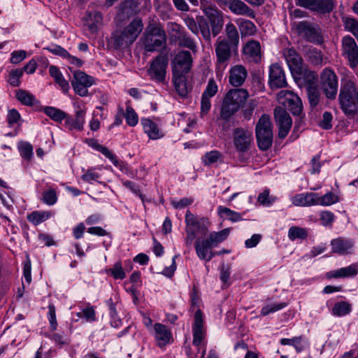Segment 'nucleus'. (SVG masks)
I'll return each mask as SVG.
<instances>
[{
	"mask_svg": "<svg viewBox=\"0 0 358 358\" xmlns=\"http://www.w3.org/2000/svg\"><path fill=\"white\" fill-rule=\"evenodd\" d=\"M108 273H110L115 279H124L126 277L120 262H116L113 267L108 270Z\"/></svg>",
	"mask_w": 358,
	"mask_h": 358,
	"instance_id": "nucleus-56",
	"label": "nucleus"
},
{
	"mask_svg": "<svg viewBox=\"0 0 358 358\" xmlns=\"http://www.w3.org/2000/svg\"><path fill=\"white\" fill-rule=\"evenodd\" d=\"M138 10V3L136 0H124L118 6L117 16L124 20L135 15Z\"/></svg>",
	"mask_w": 358,
	"mask_h": 358,
	"instance_id": "nucleus-24",
	"label": "nucleus"
},
{
	"mask_svg": "<svg viewBox=\"0 0 358 358\" xmlns=\"http://www.w3.org/2000/svg\"><path fill=\"white\" fill-rule=\"evenodd\" d=\"M201 9L210 23L223 20L222 13L214 5L202 3Z\"/></svg>",
	"mask_w": 358,
	"mask_h": 358,
	"instance_id": "nucleus-34",
	"label": "nucleus"
},
{
	"mask_svg": "<svg viewBox=\"0 0 358 358\" xmlns=\"http://www.w3.org/2000/svg\"><path fill=\"white\" fill-rule=\"evenodd\" d=\"M283 56L294 76H301L303 74V60L294 48L284 49Z\"/></svg>",
	"mask_w": 358,
	"mask_h": 358,
	"instance_id": "nucleus-13",
	"label": "nucleus"
},
{
	"mask_svg": "<svg viewBox=\"0 0 358 358\" xmlns=\"http://www.w3.org/2000/svg\"><path fill=\"white\" fill-rule=\"evenodd\" d=\"M249 96L248 92L243 88L232 89L227 92L222 103L220 116L229 119L245 104Z\"/></svg>",
	"mask_w": 358,
	"mask_h": 358,
	"instance_id": "nucleus-2",
	"label": "nucleus"
},
{
	"mask_svg": "<svg viewBox=\"0 0 358 358\" xmlns=\"http://www.w3.org/2000/svg\"><path fill=\"white\" fill-rule=\"evenodd\" d=\"M102 20V15L100 12L88 13L87 18V25L92 33H94L98 29L99 24Z\"/></svg>",
	"mask_w": 358,
	"mask_h": 358,
	"instance_id": "nucleus-38",
	"label": "nucleus"
},
{
	"mask_svg": "<svg viewBox=\"0 0 358 358\" xmlns=\"http://www.w3.org/2000/svg\"><path fill=\"white\" fill-rule=\"evenodd\" d=\"M57 194L53 189L45 192L43 194V201L48 205H53L57 201Z\"/></svg>",
	"mask_w": 358,
	"mask_h": 358,
	"instance_id": "nucleus-58",
	"label": "nucleus"
},
{
	"mask_svg": "<svg viewBox=\"0 0 358 358\" xmlns=\"http://www.w3.org/2000/svg\"><path fill=\"white\" fill-rule=\"evenodd\" d=\"M296 94L292 91L281 90L277 95V99L279 103L283 105L285 107L287 106L289 100L292 99Z\"/></svg>",
	"mask_w": 358,
	"mask_h": 358,
	"instance_id": "nucleus-53",
	"label": "nucleus"
},
{
	"mask_svg": "<svg viewBox=\"0 0 358 358\" xmlns=\"http://www.w3.org/2000/svg\"><path fill=\"white\" fill-rule=\"evenodd\" d=\"M141 123L145 133L148 134L150 138L156 140L164 136L157 124L150 119L143 118L141 120Z\"/></svg>",
	"mask_w": 358,
	"mask_h": 358,
	"instance_id": "nucleus-31",
	"label": "nucleus"
},
{
	"mask_svg": "<svg viewBox=\"0 0 358 358\" xmlns=\"http://www.w3.org/2000/svg\"><path fill=\"white\" fill-rule=\"evenodd\" d=\"M293 26L297 35L305 41L317 45L324 43L322 29L318 24L303 20L294 23Z\"/></svg>",
	"mask_w": 358,
	"mask_h": 358,
	"instance_id": "nucleus-4",
	"label": "nucleus"
},
{
	"mask_svg": "<svg viewBox=\"0 0 358 358\" xmlns=\"http://www.w3.org/2000/svg\"><path fill=\"white\" fill-rule=\"evenodd\" d=\"M287 108L293 115L301 117L303 110V105L301 99L296 94L292 99L289 100Z\"/></svg>",
	"mask_w": 358,
	"mask_h": 358,
	"instance_id": "nucleus-41",
	"label": "nucleus"
},
{
	"mask_svg": "<svg viewBox=\"0 0 358 358\" xmlns=\"http://www.w3.org/2000/svg\"><path fill=\"white\" fill-rule=\"evenodd\" d=\"M44 111L48 117L56 122H60L66 117V113L65 112L54 107H45Z\"/></svg>",
	"mask_w": 358,
	"mask_h": 358,
	"instance_id": "nucleus-44",
	"label": "nucleus"
},
{
	"mask_svg": "<svg viewBox=\"0 0 358 358\" xmlns=\"http://www.w3.org/2000/svg\"><path fill=\"white\" fill-rule=\"evenodd\" d=\"M225 32L227 37V41L232 48L236 49L239 43V35L235 25L231 22L228 23L226 25Z\"/></svg>",
	"mask_w": 358,
	"mask_h": 358,
	"instance_id": "nucleus-36",
	"label": "nucleus"
},
{
	"mask_svg": "<svg viewBox=\"0 0 358 358\" xmlns=\"http://www.w3.org/2000/svg\"><path fill=\"white\" fill-rule=\"evenodd\" d=\"M252 140V133L248 129L236 128L234 131V144L240 152L248 150Z\"/></svg>",
	"mask_w": 358,
	"mask_h": 358,
	"instance_id": "nucleus-17",
	"label": "nucleus"
},
{
	"mask_svg": "<svg viewBox=\"0 0 358 358\" xmlns=\"http://www.w3.org/2000/svg\"><path fill=\"white\" fill-rule=\"evenodd\" d=\"M124 117L127 123L131 127L136 125L138 122V115L131 106H127L126 113H124Z\"/></svg>",
	"mask_w": 358,
	"mask_h": 358,
	"instance_id": "nucleus-50",
	"label": "nucleus"
},
{
	"mask_svg": "<svg viewBox=\"0 0 358 358\" xmlns=\"http://www.w3.org/2000/svg\"><path fill=\"white\" fill-rule=\"evenodd\" d=\"M332 252L339 255H347L350 252V250L354 245V243L349 239L344 238H338L333 239L331 242Z\"/></svg>",
	"mask_w": 358,
	"mask_h": 358,
	"instance_id": "nucleus-29",
	"label": "nucleus"
},
{
	"mask_svg": "<svg viewBox=\"0 0 358 358\" xmlns=\"http://www.w3.org/2000/svg\"><path fill=\"white\" fill-rule=\"evenodd\" d=\"M193 344L199 346L205 338L206 331L203 327V314L200 309H198L194 315V322L192 327Z\"/></svg>",
	"mask_w": 358,
	"mask_h": 358,
	"instance_id": "nucleus-22",
	"label": "nucleus"
},
{
	"mask_svg": "<svg viewBox=\"0 0 358 358\" xmlns=\"http://www.w3.org/2000/svg\"><path fill=\"white\" fill-rule=\"evenodd\" d=\"M219 214L220 216H225V218L232 221V222H238L242 220L243 218L241 215L239 213L234 211L227 207L220 206L218 208Z\"/></svg>",
	"mask_w": 358,
	"mask_h": 358,
	"instance_id": "nucleus-46",
	"label": "nucleus"
},
{
	"mask_svg": "<svg viewBox=\"0 0 358 358\" xmlns=\"http://www.w3.org/2000/svg\"><path fill=\"white\" fill-rule=\"evenodd\" d=\"M192 57L190 52L182 50L177 53L171 62L172 71L174 76H184L191 69Z\"/></svg>",
	"mask_w": 358,
	"mask_h": 358,
	"instance_id": "nucleus-10",
	"label": "nucleus"
},
{
	"mask_svg": "<svg viewBox=\"0 0 358 358\" xmlns=\"http://www.w3.org/2000/svg\"><path fill=\"white\" fill-rule=\"evenodd\" d=\"M308 59L314 65H320L322 63V55L320 50L315 48H310L306 52Z\"/></svg>",
	"mask_w": 358,
	"mask_h": 358,
	"instance_id": "nucleus-49",
	"label": "nucleus"
},
{
	"mask_svg": "<svg viewBox=\"0 0 358 358\" xmlns=\"http://www.w3.org/2000/svg\"><path fill=\"white\" fill-rule=\"evenodd\" d=\"M317 194L313 192L296 194L292 198V203L301 206L317 205Z\"/></svg>",
	"mask_w": 358,
	"mask_h": 358,
	"instance_id": "nucleus-32",
	"label": "nucleus"
},
{
	"mask_svg": "<svg viewBox=\"0 0 358 358\" xmlns=\"http://www.w3.org/2000/svg\"><path fill=\"white\" fill-rule=\"evenodd\" d=\"M15 96L17 99L24 105L32 106L34 103V96L26 90H18Z\"/></svg>",
	"mask_w": 358,
	"mask_h": 358,
	"instance_id": "nucleus-45",
	"label": "nucleus"
},
{
	"mask_svg": "<svg viewBox=\"0 0 358 358\" xmlns=\"http://www.w3.org/2000/svg\"><path fill=\"white\" fill-rule=\"evenodd\" d=\"M173 31H176L178 35V45L180 47L186 48L192 52H196V43L194 40L177 23L173 24Z\"/></svg>",
	"mask_w": 358,
	"mask_h": 358,
	"instance_id": "nucleus-27",
	"label": "nucleus"
},
{
	"mask_svg": "<svg viewBox=\"0 0 358 358\" xmlns=\"http://www.w3.org/2000/svg\"><path fill=\"white\" fill-rule=\"evenodd\" d=\"M143 28L140 18L134 19L122 31L115 32L111 41L115 48H124L132 44L139 36Z\"/></svg>",
	"mask_w": 358,
	"mask_h": 358,
	"instance_id": "nucleus-3",
	"label": "nucleus"
},
{
	"mask_svg": "<svg viewBox=\"0 0 358 358\" xmlns=\"http://www.w3.org/2000/svg\"><path fill=\"white\" fill-rule=\"evenodd\" d=\"M143 45L148 52H153L164 48L166 43L165 31L158 24L148 25L144 32Z\"/></svg>",
	"mask_w": 358,
	"mask_h": 358,
	"instance_id": "nucleus-5",
	"label": "nucleus"
},
{
	"mask_svg": "<svg viewBox=\"0 0 358 358\" xmlns=\"http://www.w3.org/2000/svg\"><path fill=\"white\" fill-rule=\"evenodd\" d=\"M73 78L71 80V85L76 93L81 96H85L88 94V87H91L94 83V78L87 75L81 71H74Z\"/></svg>",
	"mask_w": 358,
	"mask_h": 358,
	"instance_id": "nucleus-12",
	"label": "nucleus"
},
{
	"mask_svg": "<svg viewBox=\"0 0 358 358\" xmlns=\"http://www.w3.org/2000/svg\"><path fill=\"white\" fill-rule=\"evenodd\" d=\"M239 29L242 35H252L256 31V27L253 22L246 20H239Z\"/></svg>",
	"mask_w": 358,
	"mask_h": 358,
	"instance_id": "nucleus-47",
	"label": "nucleus"
},
{
	"mask_svg": "<svg viewBox=\"0 0 358 358\" xmlns=\"http://www.w3.org/2000/svg\"><path fill=\"white\" fill-rule=\"evenodd\" d=\"M18 148L20 152L21 156L27 160H29L33 155V147L32 145L27 142H21Z\"/></svg>",
	"mask_w": 358,
	"mask_h": 358,
	"instance_id": "nucleus-51",
	"label": "nucleus"
},
{
	"mask_svg": "<svg viewBox=\"0 0 358 358\" xmlns=\"http://www.w3.org/2000/svg\"><path fill=\"white\" fill-rule=\"evenodd\" d=\"M81 178L83 180L91 182L92 181H96L99 178V175L94 171V169H88L85 173H84Z\"/></svg>",
	"mask_w": 358,
	"mask_h": 358,
	"instance_id": "nucleus-64",
	"label": "nucleus"
},
{
	"mask_svg": "<svg viewBox=\"0 0 358 358\" xmlns=\"http://www.w3.org/2000/svg\"><path fill=\"white\" fill-rule=\"evenodd\" d=\"M186 228L194 229L198 233L206 235L208 229L189 210L185 215Z\"/></svg>",
	"mask_w": 358,
	"mask_h": 358,
	"instance_id": "nucleus-33",
	"label": "nucleus"
},
{
	"mask_svg": "<svg viewBox=\"0 0 358 358\" xmlns=\"http://www.w3.org/2000/svg\"><path fill=\"white\" fill-rule=\"evenodd\" d=\"M274 118L279 129V138H285L292 124V120L289 114L284 108L280 106L276 107L274 110Z\"/></svg>",
	"mask_w": 358,
	"mask_h": 358,
	"instance_id": "nucleus-16",
	"label": "nucleus"
},
{
	"mask_svg": "<svg viewBox=\"0 0 358 358\" xmlns=\"http://www.w3.org/2000/svg\"><path fill=\"white\" fill-rule=\"evenodd\" d=\"M358 273V268L356 264H352L348 267L341 268L327 273L329 278H347L355 276Z\"/></svg>",
	"mask_w": 358,
	"mask_h": 358,
	"instance_id": "nucleus-35",
	"label": "nucleus"
},
{
	"mask_svg": "<svg viewBox=\"0 0 358 358\" xmlns=\"http://www.w3.org/2000/svg\"><path fill=\"white\" fill-rule=\"evenodd\" d=\"M320 85L328 99L336 98L338 92V78L332 70L326 68L322 71L320 75Z\"/></svg>",
	"mask_w": 358,
	"mask_h": 358,
	"instance_id": "nucleus-9",
	"label": "nucleus"
},
{
	"mask_svg": "<svg viewBox=\"0 0 358 358\" xmlns=\"http://www.w3.org/2000/svg\"><path fill=\"white\" fill-rule=\"evenodd\" d=\"M248 76L246 69L242 65L233 66L229 72V83L234 87L241 86Z\"/></svg>",
	"mask_w": 358,
	"mask_h": 358,
	"instance_id": "nucleus-28",
	"label": "nucleus"
},
{
	"mask_svg": "<svg viewBox=\"0 0 358 358\" xmlns=\"http://www.w3.org/2000/svg\"><path fill=\"white\" fill-rule=\"evenodd\" d=\"M320 220L323 225H331L332 222L334 220V215L330 211H322L320 213Z\"/></svg>",
	"mask_w": 358,
	"mask_h": 358,
	"instance_id": "nucleus-61",
	"label": "nucleus"
},
{
	"mask_svg": "<svg viewBox=\"0 0 358 358\" xmlns=\"http://www.w3.org/2000/svg\"><path fill=\"white\" fill-rule=\"evenodd\" d=\"M97 150L101 152L106 157L109 159L115 166H118V160L117 157L106 147L105 146H97Z\"/></svg>",
	"mask_w": 358,
	"mask_h": 358,
	"instance_id": "nucleus-59",
	"label": "nucleus"
},
{
	"mask_svg": "<svg viewBox=\"0 0 358 358\" xmlns=\"http://www.w3.org/2000/svg\"><path fill=\"white\" fill-rule=\"evenodd\" d=\"M331 311L334 315L344 316L351 311V305L347 301L338 302L335 303Z\"/></svg>",
	"mask_w": 358,
	"mask_h": 358,
	"instance_id": "nucleus-43",
	"label": "nucleus"
},
{
	"mask_svg": "<svg viewBox=\"0 0 358 358\" xmlns=\"http://www.w3.org/2000/svg\"><path fill=\"white\" fill-rule=\"evenodd\" d=\"M169 59L166 55H157L150 63L148 69V75L152 80L164 83L166 80V69Z\"/></svg>",
	"mask_w": 358,
	"mask_h": 358,
	"instance_id": "nucleus-7",
	"label": "nucleus"
},
{
	"mask_svg": "<svg viewBox=\"0 0 358 358\" xmlns=\"http://www.w3.org/2000/svg\"><path fill=\"white\" fill-rule=\"evenodd\" d=\"M194 247L196 255L201 259L209 262L215 255L211 250L213 247L206 238H197Z\"/></svg>",
	"mask_w": 358,
	"mask_h": 358,
	"instance_id": "nucleus-25",
	"label": "nucleus"
},
{
	"mask_svg": "<svg viewBox=\"0 0 358 358\" xmlns=\"http://www.w3.org/2000/svg\"><path fill=\"white\" fill-rule=\"evenodd\" d=\"M49 72L50 76L54 78L55 83H57L64 92H67L69 90V85L68 81H66L59 69L55 66H50L49 68Z\"/></svg>",
	"mask_w": 358,
	"mask_h": 358,
	"instance_id": "nucleus-37",
	"label": "nucleus"
},
{
	"mask_svg": "<svg viewBox=\"0 0 358 358\" xmlns=\"http://www.w3.org/2000/svg\"><path fill=\"white\" fill-rule=\"evenodd\" d=\"M229 234V229H224L218 232H212L209 237L206 238L213 247L217 246L219 243L224 241Z\"/></svg>",
	"mask_w": 358,
	"mask_h": 358,
	"instance_id": "nucleus-39",
	"label": "nucleus"
},
{
	"mask_svg": "<svg viewBox=\"0 0 358 358\" xmlns=\"http://www.w3.org/2000/svg\"><path fill=\"white\" fill-rule=\"evenodd\" d=\"M287 305V303H280L264 306L262 308L261 314L262 315H267L271 313H274L285 308Z\"/></svg>",
	"mask_w": 358,
	"mask_h": 358,
	"instance_id": "nucleus-57",
	"label": "nucleus"
},
{
	"mask_svg": "<svg viewBox=\"0 0 358 358\" xmlns=\"http://www.w3.org/2000/svg\"><path fill=\"white\" fill-rule=\"evenodd\" d=\"M269 85L271 89L282 88L287 86L284 71L278 64H273L270 66Z\"/></svg>",
	"mask_w": 358,
	"mask_h": 358,
	"instance_id": "nucleus-19",
	"label": "nucleus"
},
{
	"mask_svg": "<svg viewBox=\"0 0 358 358\" xmlns=\"http://www.w3.org/2000/svg\"><path fill=\"white\" fill-rule=\"evenodd\" d=\"M173 83L178 94L180 96H185L187 94V87L186 79L184 76H173Z\"/></svg>",
	"mask_w": 358,
	"mask_h": 358,
	"instance_id": "nucleus-42",
	"label": "nucleus"
},
{
	"mask_svg": "<svg viewBox=\"0 0 358 358\" xmlns=\"http://www.w3.org/2000/svg\"><path fill=\"white\" fill-rule=\"evenodd\" d=\"M288 236L291 240H295L296 238L304 239L307 237L308 234L305 229L298 227H292L289 229Z\"/></svg>",
	"mask_w": 358,
	"mask_h": 358,
	"instance_id": "nucleus-52",
	"label": "nucleus"
},
{
	"mask_svg": "<svg viewBox=\"0 0 358 358\" xmlns=\"http://www.w3.org/2000/svg\"><path fill=\"white\" fill-rule=\"evenodd\" d=\"M342 55L348 62L350 67L355 68L358 65V47L353 38L345 36L342 38Z\"/></svg>",
	"mask_w": 358,
	"mask_h": 358,
	"instance_id": "nucleus-14",
	"label": "nucleus"
},
{
	"mask_svg": "<svg viewBox=\"0 0 358 358\" xmlns=\"http://www.w3.org/2000/svg\"><path fill=\"white\" fill-rule=\"evenodd\" d=\"M220 156H221V155L219 152L211 151L205 155L204 158H203V162L206 165L209 166V165L216 162L219 159Z\"/></svg>",
	"mask_w": 358,
	"mask_h": 358,
	"instance_id": "nucleus-60",
	"label": "nucleus"
},
{
	"mask_svg": "<svg viewBox=\"0 0 358 358\" xmlns=\"http://www.w3.org/2000/svg\"><path fill=\"white\" fill-rule=\"evenodd\" d=\"M339 102L346 115L352 116L358 112V91L352 80L347 78L341 80Z\"/></svg>",
	"mask_w": 358,
	"mask_h": 358,
	"instance_id": "nucleus-1",
	"label": "nucleus"
},
{
	"mask_svg": "<svg viewBox=\"0 0 358 358\" xmlns=\"http://www.w3.org/2000/svg\"><path fill=\"white\" fill-rule=\"evenodd\" d=\"M86 110L84 108L78 107L75 117L70 116L66 113V117L64 119V126L69 130L82 131L84 129L85 122Z\"/></svg>",
	"mask_w": 358,
	"mask_h": 358,
	"instance_id": "nucleus-18",
	"label": "nucleus"
},
{
	"mask_svg": "<svg viewBox=\"0 0 358 358\" xmlns=\"http://www.w3.org/2000/svg\"><path fill=\"white\" fill-rule=\"evenodd\" d=\"M257 144L260 150H267L273 143L271 122L268 115H262L255 128Z\"/></svg>",
	"mask_w": 358,
	"mask_h": 358,
	"instance_id": "nucleus-6",
	"label": "nucleus"
},
{
	"mask_svg": "<svg viewBox=\"0 0 358 358\" xmlns=\"http://www.w3.org/2000/svg\"><path fill=\"white\" fill-rule=\"evenodd\" d=\"M305 75H307V77L310 81L309 84L306 87L309 103L311 107H315L320 102V93L317 87L315 85L314 82L311 83V81L316 80L317 74L314 71H308L305 72Z\"/></svg>",
	"mask_w": 358,
	"mask_h": 358,
	"instance_id": "nucleus-26",
	"label": "nucleus"
},
{
	"mask_svg": "<svg viewBox=\"0 0 358 358\" xmlns=\"http://www.w3.org/2000/svg\"><path fill=\"white\" fill-rule=\"evenodd\" d=\"M154 329L157 346L162 348L173 342L172 333L166 326L161 323H156L154 325Z\"/></svg>",
	"mask_w": 358,
	"mask_h": 358,
	"instance_id": "nucleus-23",
	"label": "nucleus"
},
{
	"mask_svg": "<svg viewBox=\"0 0 358 358\" xmlns=\"http://www.w3.org/2000/svg\"><path fill=\"white\" fill-rule=\"evenodd\" d=\"M232 48L226 39L218 38L215 44V51L217 57V69L219 71L224 70L228 64L231 57Z\"/></svg>",
	"mask_w": 358,
	"mask_h": 358,
	"instance_id": "nucleus-11",
	"label": "nucleus"
},
{
	"mask_svg": "<svg viewBox=\"0 0 358 358\" xmlns=\"http://www.w3.org/2000/svg\"><path fill=\"white\" fill-rule=\"evenodd\" d=\"M23 75V69H16L12 70L8 76V82L13 87H17L20 85V78Z\"/></svg>",
	"mask_w": 358,
	"mask_h": 358,
	"instance_id": "nucleus-54",
	"label": "nucleus"
},
{
	"mask_svg": "<svg viewBox=\"0 0 358 358\" xmlns=\"http://www.w3.org/2000/svg\"><path fill=\"white\" fill-rule=\"evenodd\" d=\"M332 115L329 112H324L322 115V120H321L320 125L324 129H329L332 127L331 124Z\"/></svg>",
	"mask_w": 358,
	"mask_h": 358,
	"instance_id": "nucleus-62",
	"label": "nucleus"
},
{
	"mask_svg": "<svg viewBox=\"0 0 358 358\" xmlns=\"http://www.w3.org/2000/svg\"><path fill=\"white\" fill-rule=\"evenodd\" d=\"M243 52L248 58L256 63L261 60V48L259 43L257 41H248L243 48Z\"/></svg>",
	"mask_w": 358,
	"mask_h": 358,
	"instance_id": "nucleus-30",
	"label": "nucleus"
},
{
	"mask_svg": "<svg viewBox=\"0 0 358 358\" xmlns=\"http://www.w3.org/2000/svg\"><path fill=\"white\" fill-rule=\"evenodd\" d=\"M218 91L217 85L214 79L210 78L208 82L206 90H204L201 101V113L206 115L210 109L211 103L210 99L214 96Z\"/></svg>",
	"mask_w": 358,
	"mask_h": 358,
	"instance_id": "nucleus-20",
	"label": "nucleus"
},
{
	"mask_svg": "<svg viewBox=\"0 0 358 358\" xmlns=\"http://www.w3.org/2000/svg\"><path fill=\"white\" fill-rule=\"evenodd\" d=\"M345 29L351 32L355 37H358V22L351 17H346L344 22Z\"/></svg>",
	"mask_w": 358,
	"mask_h": 358,
	"instance_id": "nucleus-55",
	"label": "nucleus"
},
{
	"mask_svg": "<svg viewBox=\"0 0 358 358\" xmlns=\"http://www.w3.org/2000/svg\"><path fill=\"white\" fill-rule=\"evenodd\" d=\"M297 4L320 14L330 13L335 7L334 0H298Z\"/></svg>",
	"mask_w": 358,
	"mask_h": 358,
	"instance_id": "nucleus-15",
	"label": "nucleus"
},
{
	"mask_svg": "<svg viewBox=\"0 0 358 358\" xmlns=\"http://www.w3.org/2000/svg\"><path fill=\"white\" fill-rule=\"evenodd\" d=\"M222 5L227 6L236 15L255 17V12L241 0H222Z\"/></svg>",
	"mask_w": 358,
	"mask_h": 358,
	"instance_id": "nucleus-21",
	"label": "nucleus"
},
{
	"mask_svg": "<svg viewBox=\"0 0 358 358\" xmlns=\"http://www.w3.org/2000/svg\"><path fill=\"white\" fill-rule=\"evenodd\" d=\"M338 201V196L332 192H328L322 196H317V205L330 206Z\"/></svg>",
	"mask_w": 358,
	"mask_h": 358,
	"instance_id": "nucleus-48",
	"label": "nucleus"
},
{
	"mask_svg": "<svg viewBox=\"0 0 358 358\" xmlns=\"http://www.w3.org/2000/svg\"><path fill=\"white\" fill-rule=\"evenodd\" d=\"M78 316H83L87 321H94L96 319L95 311L91 306L83 309L82 313H78Z\"/></svg>",
	"mask_w": 358,
	"mask_h": 358,
	"instance_id": "nucleus-63",
	"label": "nucleus"
},
{
	"mask_svg": "<svg viewBox=\"0 0 358 358\" xmlns=\"http://www.w3.org/2000/svg\"><path fill=\"white\" fill-rule=\"evenodd\" d=\"M51 216L49 211H34L27 216V220L34 225H38L47 220Z\"/></svg>",
	"mask_w": 358,
	"mask_h": 358,
	"instance_id": "nucleus-40",
	"label": "nucleus"
},
{
	"mask_svg": "<svg viewBox=\"0 0 358 358\" xmlns=\"http://www.w3.org/2000/svg\"><path fill=\"white\" fill-rule=\"evenodd\" d=\"M184 22L193 34L198 35L200 31L206 41H210L211 31L210 25L203 16L197 15L194 19L190 15H186L184 17Z\"/></svg>",
	"mask_w": 358,
	"mask_h": 358,
	"instance_id": "nucleus-8",
	"label": "nucleus"
}]
</instances>
